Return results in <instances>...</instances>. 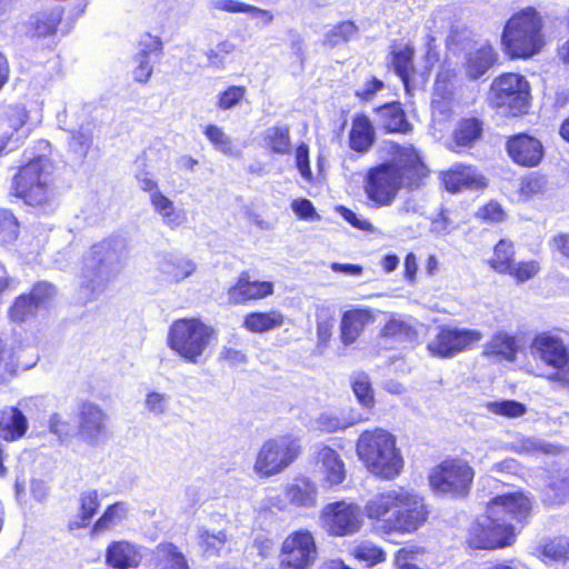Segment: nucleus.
I'll use <instances>...</instances> for the list:
<instances>
[{"label": "nucleus", "mask_w": 569, "mask_h": 569, "mask_svg": "<svg viewBox=\"0 0 569 569\" xmlns=\"http://www.w3.org/2000/svg\"><path fill=\"white\" fill-rule=\"evenodd\" d=\"M391 63L396 73L399 76L405 86H408L409 78L413 71V48L409 44L395 48L391 52Z\"/></svg>", "instance_id": "e433bc0d"}, {"label": "nucleus", "mask_w": 569, "mask_h": 569, "mask_svg": "<svg viewBox=\"0 0 569 569\" xmlns=\"http://www.w3.org/2000/svg\"><path fill=\"white\" fill-rule=\"evenodd\" d=\"M129 247L120 236L106 238L94 243L83 257L79 299L83 302L94 299L103 287L116 279L127 267Z\"/></svg>", "instance_id": "7ed1b4c3"}, {"label": "nucleus", "mask_w": 569, "mask_h": 569, "mask_svg": "<svg viewBox=\"0 0 569 569\" xmlns=\"http://www.w3.org/2000/svg\"><path fill=\"white\" fill-rule=\"evenodd\" d=\"M481 132L482 123L478 119H463L455 130V143L458 147H469L480 137Z\"/></svg>", "instance_id": "a19ab883"}, {"label": "nucleus", "mask_w": 569, "mask_h": 569, "mask_svg": "<svg viewBox=\"0 0 569 569\" xmlns=\"http://www.w3.org/2000/svg\"><path fill=\"white\" fill-rule=\"evenodd\" d=\"M368 471L385 479L397 477L403 468V458L396 437L377 428L362 432L356 448Z\"/></svg>", "instance_id": "0eeeda50"}, {"label": "nucleus", "mask_w": 569, "mask_h": 569, "mask_svg": "<svg viewBox=\"0 0 569 569\" xmlns=\"http://www.w3.org/2000/svg\"><path fill=\"white\" fill-rule=\"evenodd\" d=\"M229 540L226 530L212 532L206 528L199 530L198 545L204 557H219Z\"/></svg>", "instance_id": "f704fd0d"}, {"label": "nucleus", "mask_w": 569, "mask_h": 569, "mask_svg": "<svg viewBox=\"0 0 569 569\" xmlns=\"http://www.w3.org/2000/svg\"><path fill=\"white\" fill-rule=\"evenodd\" d=\"M246 89L239 86L229 87L226 91L219 94L218 107L221 110H229L239 104L243 99Z\"/></svg>", "instance_id": "052dcab7"}, {"label": "nucleus", "mask_w": 569, "mask_h": 569, "mask_svg": "<svg viewBox=\"0 0 569 569\" xmlns=\"http://www.w3.org/2000/svg\"><path fill=\"white\" fill-rule=\"evenodd\" d=\"M317 462L329 487L340 485L346 478L345 463L336 450L321 446L317 452Z\"/></svg>", "instance_id": "bb28decb"}, {"label": "nucleus", "mask_w": 569, "mask_h": 569, "mask_svg": "<svg viewBox=\"0 0 569 569\" xmlns=\"http://www.w3.org/2000/svg\"><path fill=\"white\" fill-rule=\"evenodd\" d=\"M108 416L93 402L82 403L79 412L80 438L90 446H99L107 439Z\"/></svg>", "instance_id": "f3484780"}, {"label": "nucleus", "mask_w": 569, "mask_h": 569, "mask_svg": "<svg viewBox=\"0 0 569 569\" xmlns=\"http://www.w3.org/2000/svg\"><path fill=\"white\" fill-rule=\"evenodd\" d=\"M473 469L459 459H447L429 473V483L435 493L466 497L470 493Z\"/></svg>", "instance_id": "9b49d317"}, {"label": "nucleus", "mask_w": 569, "mask_h": 569, "mask_svg": "<svg viewBox=\"0 0 569 569\" xmlns=\"http://www.w3.org/2000/svg\"><path fill=\"white\" fill-rule=\"evenodd\" d=\"M545 44L543 19L536 8H523L506 21L501 46L510 58L530 59L540 53Z\"/></svg>", "instance_id": "39448f33"}, {"label": "nucleus", "mask_w": 569, "mask_h": 569, "mask_svg": "<svg viewBox=\"0 0 569 569\" xmlns=\"http://www.w3.org/2000/svg\"><path fill=\"white\" fill-rule=\"evenodd\" d=\"M284 316L279 310L250 312L243 319V328L253 333H263L282 327Z\"/></svg>", "instance_id": "2f4dec72"}, {"label": "nucleus", "mask_w": 569, "mask_h": 569, "mask_svg": "<svg viewBox=\"0 0 569 569\" xmlns=\"http://www.w3.org/2000/svg\"><path fill=\"white\" fill-rule=\"evenodd\" d=\"M426 167L412 147H398L393 158L367 172L365 192L377 207L393 203L401 188H418Z\"/></svg>", "instance_id": "f03ea898"}, {"label": "nucleus", "mask_w": 569, "mask_h": 569, "mask_svg": "<svg viewBox=\"0 0 569 569\" xmlns=\"http://www.w3.org/2000/svg\"><path fill=\"white\" fill-rule=\"evenodd\" d=\"M40 402V398L30 397L20 400L19 407L3 408L0 411V438L6 441H14L22 438L28 430V420L23 410L29 411Z\"/></svg>", "instance_id": "a211bd4d"}, {"label": "nucleus", "mask_w": 569, "mask_h": 569, "mask_svg": "<svg viewBox=\"0 0 569 569\" xmlns=\"http://www.w3.org/2000/svg\"><path fill=\"white\" fill-rule=\"evenodd\" d=\"M338 212L341 214V217L347 221L349 222L352 227L359 229V230H363V231H368V232H373L375 228L366 219L359 217L356 212H353L352 210L346 208V207H338L337 208Z\"/></svg>", "instance_id": "0e129e2a"}, {"label": "nucleus", "mask_w": 569, "mask_h": 569, "mask_svg": "<svg viewBox=\"0 0 569 569\" xmlns=\"http://www.w3.org/2000/svg\"><path fill=\"white\" fill-rule=\"evenodd\" d=\"M272 293V282L250 281L248 274L242 273L237 283L228 290V301L232 305H242L250 300L263 299Z\"/></svg>", "instance_id": "412c9836"}, {"label": "nucleus", "mask_w": 569, "mask_h": 569, "mask_svg": "<svg viewBox=\"0 0 569 569\" xmlns=\"http://www.w3.org/2000/svg\"><path fill=\"white\" fill-rule=\"evenodd\" d=\"M486 353L499 355L511 361L517 353V343L515 337L505 332L495 335L486 346Z\"/></svg>", "instance_id": "37998d69"}, {"label": "nucleus", "mask_w": 569, "mask_h": 569, "mask_svg": "<svg viewBox=\"0 0 569 569\" xmlns=\"http://www.w3.org/2000/svg\"><path fill=\"white\" fill-rule=\"evenodd\" d=\"M296 167L301 177L307 181H312V171L309 161V148L306 143H300L296 149Z\"/></svg>", "instance_id": "680f3d73"}, {"label": "nucleus", "mask_w": 569, "mask_h": 569, "mask_svg": "<svg viewBox=\"0 0 569 569\" xmlns=\"http://www.w3.org/2000/svg\"><path fill=\"white\" fill-rule=\"evenodd\" d=\"M361 510L345 500L328 503L320 513L322 528L331 537H346L357 533L362 526Z\"/></svg>", "instance_id": "4468645a"}, {"label": "nucleus", "mask_w": 569, "mask_h": 569, "mask_svg": "<svg viewBox=\"0 0 569 569\" xmlns=\"http://www.w3.org/2000/svg\"><path fill=\"white\" fill-rule=\"evenodd\" d=\"M39 309L31 301L29 296L22 295L16 299L13 306L9 310V317L14 322H23L28 318L34 316Z\"/></svg>", "instance_id": "3c124183"}, {"label": "nucleus", "mask_w": 569, "mask_h": 569, "mask_svg": "<svg viewBox=\"0 0 569 569\" xmlns=\"http://www.w3.org/2000/svg\"><path fill=\"white\" fill-rule=\"evenodd\" d=\"M141 561V548L126 539L111 541L104 551V563L111 569H136Z\"/></svg>", "instance_id": "6ab92c4d"}, {"label": "nucleus", "mask_w": 569, "mask_h": 569, "mask_svg": "<svg viewBox=\"0 0 569 569\" xmlns=\"http://www.w3.org/2000/svg\"><path fill=\"white\" fill-rule=\"evenodd\" d=\"M531 509L530 500H489L483 519H476L468 529L466 549L495 551L511 547L518 536L512 522L525 523Z\"/></svg>", "instance_id": "f257e3e1"}, {"label": "nucleus", "mask_w": 569, "mask_h": 569, "mask_svg": "<svg viewBox=\"0 0 569 569\" xmlns=\"http://www.w3.org/2000/svg\"><path fill=\"white\" fill-rule=\"evenodd\" d=\"M287 495L289 498H312L317 495V488L308 478L300 477L289 485Z\"/></svg>", "instance_id": "13d9d810"}, {"label": "nucleus", "mask_w": 569, "mask_h": 569, "mask_svg": "<svg viewBox=\"0 0 569 569\" xmlns=\"http://www.w3.org/2000/svg\"><path fill=\"white\" fill-rule=\"evenodd\" d=\"M62 18L59 8L44 10L32 14L28 22V33L32 37H47L56 32Z\"/></svg>", "instance_id": "7c9ffc66"}, {"label": "nucleus", "mask_w": 569, "mask_h": 569, "mask_svg": "<svg viewBox=\"0 0 569 569\" xmlns=\"http://www.w3.org/2000/svg\"><path fill=\"white\" fill-rule=\"evenodd\" d=\"M532 350L542 362L557 370L549 379L569 388V347L559 337L543 332L533 339Z\"/></svg>", "instance_id": "ddd939ff"}, {"label": "nucleus", "mask_w": 569, "mask_h": 569, "mask_svg": "<svg viewBox=\"0 0 569 569\" xmlns=\"http://www.w3.org/2000/svg\"><path fill=\"white\" fill-rule=\"evenodd\" d=\"M540 271V264L536 260L513 263L507 274L511 276L517 282H526L532 279Z\"/></svg>", "instance_id": "864d4df0"}, {"label": "nucleus", "mask_w": 569, "mask_h": 569, "mask_svg": "<svg viewBox=\"0 0 569 569\" xmlns=\"http://www.w3.org/2000/svg\"><path fill=\"white\" fill-rule=\"evenodd\" d=\"M485 407L488 412L506 418H519L527 411L526 406L516 400L489 401Z\"/></svg>", "instance_id": "de8ad7c7"}, {"label": "nucleus", "mask_w": 569, "mask_h": 569, "mask_svg": "<svg viewBox=\"0 0 569 569\" xmlns=\"http://www.w3.org/2000/svg\"><path fill=\"white\" fill-rule=\"evenodd\" d=\"M204 136L219 152L227 156L233 154L232 139L220 127L214 124L208 126L204 130Z\"/></svg>", "instance_id": "09e8293b"}, {"label": "nucleus", "mask_w": 569, "mask_h": 569, "mask_svg": "<svg viewBox=\"0 0 569 569\" xmlns=\"http://www.w3.org/2000/svg\"><path fill=\"white\" fill-rule=\"evenodd\" d=\"M318 558V547L312 533L299 529L288 535L281 543L279 569H310Z\"/></svg>", "instance_id": "f8f14e48"}, {"label": "nucleus", "mask_w": 569, "mask_h": 569, "mask_svg": "<svg viewBox=\"0 0 569 569\" xmlns=\"http://www.w3.org/2000/svg\"><path fill=\"white\" fill-rule=\"evenodd\" d=\"M143 406L149 415L162 417L170 410V397L158 391H150L146 396Z\"/></svg>", "instance_id": "8fccbe9b"}, {"label": "nucleus", "mask_w": 569, "mask_h": 569, "mask_svg": "<svg viewBox=\"0 0 569 569\" xmlns=\"http://www.w3.org/2000/svg\"><path fill=\"white\" fill-rule=\"evenodd\" d=\"M162 49V43L157 37L147 34L140 41V51L137 54V66L133 69V78L138 82H147L150 78L153 64L158 60Z\"/></svg>", "instance_id": "b1692460"}, {"label": "nucleus", "mask_w": 569, "mask_h": 569, "mask_svg": "<svg viewBox=\"0 0 569 569\" xmlns=\"http://www.w3.org/2000/svg\"><path fill=\"white\" fill-rule=\"evenodd\" d=\"M150 203L153 211L161 218L162 223L170 229H177L187 221L184 210L178 209L173 201L162 192L152 197Z\"/></svg>", "instance_id": "c756f323"}, {"label": "nucleus", "mask_w": 569, "mask_h": 569, "mask_svg": "<svg viewBox=\"0 0 569 569\" xmlns=\"http://www.w3.org/2000/svg\"><path fill=\"white\" fill-rule=\"evenodd\" d=\"M483 335L479 330L446 326L427 346L429 352L439 358H452L472 349Z\"/></svg>", "instance_id": "2eb2a0df"}, {"label": "nucleus", "mask_w": 569, "mask_h": 569, "mask_svg": "<svg viewBox=\"0 0 569 569\" xmlns=\"http://www.w3.org/2000/svg\"><path fill=\"white\" fill-rule=\"evenodd\" d=\"M375 142V130L366 116H358L352 121L349 132V146L359 153H367Z\"/></svg>", "instance_id": "c85d7f7f"}, {"label": "nucleus", "mask_w": 569, "mask_h": 569, "mask_svg": "<svg viewBox=\"0 0 569 569\" xmlns=\"http://www.w3.org/2000/svg\"><path fill=\"white\" fill-rule=\"evenodd\" d=\"M27 119L23 106H7L0 111V156L13 150L28 136Z\"/></svg>", "instance_id": "dca6fc26"}, {"label": "nucleus", "mask_w": 569, "mask_h": 569, "mask_svg": "<svg viewBox=\"0 0 569 569\" xmlns=\"http://www.w3.org/2000/svg\"><path fill=\"white\" fill-rule=\"evenodd\" d=\"M455 224L450 220L448 216V211L442 210L435 219L431 221V231L446 236L450 233L452 230H455Z\"/></svg>", "instance_id": "338daca9"}, {"label": "nucleus", "mask_w": 569, "mask_h": 569, "mask_svg": "<svg viewBox=\"0 0 569 569\" xmlns=\"http://www.w3.org/2000/svg\"><path fill=\"white\" fill-rule=\"evenodd\" d=\"M351 389L358 402L365 408H371L375 405V393L369 376L363 372H355L350 376Z\"/></svg>", "instance_id": "ea45409f"}, {"label": "nucleus", "mask_w": 569, "mask_h": 569, "mask_svg": "<svg viewBox=\"0 0 569 569\" xmlns=\"http://www.w3.org/2000/svg\"><path fill=\"white\" fill-rule=\"evenodd\" d=\"M457 72L449 66H441L433 83V96L453 99L456 90Z\"/></svg>", "instance_id": "c03bdc74"}, {"label": "nucleus", "mask_w": 569, "mask_h": 569, "mask_svg": "<svg viewBox=\"0 0 569 569\" xmlns=\"http://www.w3.org/2000/svg\"><path fill=\"white\" fill-rule=\"evenodd\" d=\"M49 430L56 435L60 441H66L71 436V426L59 413H53L49 418Z\"/></svg>", "instance_id": "e2e57ef3"}, {"label": "nucleus", "mask_w": 569, "mask_h": 569, "mask_svg": "<svg viewBox=\"0 0 569 569\" xmlns=\"http://www.w3.org/2000/svg\"><path fill=\"white\" fill-rule=\"evenodd\" d=\"M13 194L27 206L50 213L58 207L53 162L41 154L31 158L12 179Z\"/></svg>", "instance_id": "20e7f679"}, {"label": "nucleus", "mask_w": 569, "mask_h": 569, "mask_svg": "<svg viewBox=\"0 0 569 569\" xmlns=\"http://www.w3.org/2000/svg\"><path fill=\"white\" fill-rule=\"evenodd\" d=\"M375 321V316L370 309L355 308L342 313L340 322V339L345 346H350L357 341L366 326Z\"/></svg>", "instance_id": "5701e85b"}, {"label": "nucleus", "mask_w": 569, "mask_h": 569, "mask_svg": "<svg viewBox=\"0 0 569 569\" xmlns=\"http://www.w3.org/2000/svg\"><path fill=\"white\" fill-rule=\"evenodd\" d=\"M301 446L297 438L280 436L262 443L252 467L259 479H267L283 472L299 457Z\"/></svg>", "instance_id": "9d476101"}, {"label": "nucleus", "mask_w": 569, "mask_h": 569, "mask_svg": "<svg viewBox=\"0 0 569 569\" xmlns=\"http://www.w3.org/2000/svg\"><path fill=\"white\" fill-rule=\"evenodd\" d=\"M352 425V421L333 413H321L316 420L317 429L327 433L345 430Z\"/></svg>", "instance_id": "603ef678"}, {"label": "nucleus", "mask_w": 569, "mask_h": 569, "mask_svg": "<svg viewBox=\"0 0 569 569\" xmlns=\"http://www.w3.org/2000/svg\"><path fill=\"white\" fill-rule=\"evenodd\" d=\"M234 49V44L228 40L219 42L214 48L206 52L208 64L217 69L223 68L226 57L233 52Z\"/></svg>", "instance_id": "5fc2aeb1"}, {"label": "nucleus", "mask_w": 569, "mask_h": 569, "mask_svg": "<svg viewBox=\"0 0 569 569\" xmlns=\"http://www.w3.org/2000/svg\"><path fill=\"white\" fill-rule=\"evenodd\" d=\"M416 336L415 329L405 320L391 317L380 332L381 343H401L409 341ZM393 348V346H390Z\"/></svg>", "instance_id": "72a5a7b5"}, {"label": "nucleus", "mask_w": 569, "mask_h": 569, "mask_svg": "<svg viewBox=\"0 0 569 569\" xmlns=\"http://www.w3.org/2000/svg\"><path fill=\"white\" fill-rule=\"evenodd\" d=\"M365 511L386 535L412 533L429 518V509L423 500H369Z\"/></svg>", "instance_id": "423d86ee"}, {"label": "nucleus", "mask_w": 569, "mask_h": 569, "mask_svg": "<svg viewBox=\"0 0 569 569\" xmlns=\"http://www.w3.org/2000/svg\"><path fill=\"white\" fill-rule=\"evenodd\" d=\"M262 144L276 154H289L291 152L290 130L287 124L269 127L262 134Z\"/></svg>", "instance_id": "473e14b6"}, {"label": "nucleus", "mask_w": 569, "mask_h": 569, "mask_svg": "<svg viewBox=\"0 0 569 569\" xmlns=\"http://www.w3.org/2000/svg\"><path fill=\"white\" fill-rule=\"evenodd\" d=\"M214 330L196 318L176 320L169 328L168 346L184 361L201 362Z\"/></svg>", "instance_id": "6e6552de"}, {"label": "nucleus", "mask_w": 569, "mask_h": 569, "mask_svg": "<svg viewBox=\"0 0 569 569\" xmlns=\"http://www.w3.org/2000/svg\"><path fill=\"white\" fill-rule=\"evenodd\" d=\"M350 556L357 561L365 562L369 568L382 563L387 559L386 551L381 547L368 540H362L357 543L350 550Z\"/></svg>", "instance_id": "c9c22d12"}, {"label": "nucleus", "mask_w": 569, "mask_h": 569, "mask_svg": "<svg viewBox=\"0 0 569 569\" xmlns=\"http://www.w3.org/2000/svg\"><path fill=\"white\" fill-rule=\"evenodd\" d=\"M488 100L495 109L505 116L522 114L529 107V82L519 73H503L492 81Z\"/></svg>", "instance_id": "1a4fd4ad"}, {"label": "nucleus", "mask_w": 569, "mask_h": 569, "mask_svg": "<svg viewBox=\"0 0 569 569\" xmlns=\"http://www.w3.org/2000/svg\"><path fill=\"white\" fill-rule=\"evenodd\" d=\"M452 100L453 99L440 98L432 94L431 108L433 118L438 120L449 119L452 112Z\"/></svg>", "instance_id": "69168bd1"}, {"label": "nucleus", "mask_w": 569, "mask_h": 569, "mask_svg": "<svg viewBox=\"0 0 569 569\" xmlns=\"http://www.w3.org/2000/svg\"><path fill=\"white\" fill-rule=\"evenodd\" d=\"M476 170L471 167L457 164L442 176L445 187L450 192H459L468 188H478L483 186Z\"/></svg>", "instance_id": "cd10ccee"}, {"label": "nucleus", "mask_w": 569, "mask_h": 569, "mask_svg": "<svg viewBox=\"0 0 569 569\" xmlns=\"http://www.w3.org/2000/svg\"><path fill=\"white\" fill-rule=\"evenodd\" d=\"M28 296L38 309L46 308L56 296V288L51 283L39 282Z\"/></svg>", "instance_id": "4d7b16f0"}, {"label": "nucleus", "mask_w": 569, "mask_h": 569, "mask_svg": "<svg viewBox=\"0 0 569 569\" xmlns=\"http://www.w3.org/2000/svg\"><path fill=\"white\" fill-rule=\"evenodd\" d=\"M357 33L358 28L352 21H343L326 33L323 43L329 47H337L350 41Z\"/></svg>", "instance_id": "49530a36"}, {"label": "nucleus", "mask_w": 569, "mask_h": 569, "mask_svg": "<svg viewBox=\"0 0 569 569\" xmlns=\"http://www.w3.org/2000/svg\"><path fill=\"white\" fill-rule=\"evenodd\" d=\"M375 121L389 133H407L412 128L400 102L386 103L375 109Z\"/></svg>", "instance_id": "393cba45"}, {"label": "nucleus", "mask_w": 569, "mask_h": 569, "mask_svg": "<svg viewBox=\"0 0 569 569\" xmlns=\"http://www.w3.org/2000/svg\"><path fill=\"white\" fill-rule=\"evenodd\" d=\"M91 142V130L89 128H80V130L72 132L69 146L74 153L83 157L87 154Z\"/></svg>", "instance_id": "bf43d9fd"}, {"label": "nucleus", "mask_w": 569, "mask_h": 569, "mask_svg": "<svg viewBox=\"0 0 569 569\" xmlns=\"http://www.w3.org/2000/svg\"><path fill=\"white\" fill-rule=\"evenodd\" d=\"M160 561L163 562L161 569H190L188 560L179 548L169 541L160 542L157 548Z\"/></svg>", "instance_id": "58836bf2"}, {"label": "nucleus", "mask_w": 569, "mask_h": 569, "mask_svg": "<svg viewBox=\"0 0 569 569\" xmlns=\"http://www.w3.org/2000/svg\"><path fill=\"white\" fill-rule=\"evenodd\" d=\"M19 224L10 211L0 212V241L9 243L18 237Z\"/></svg>", "instance_id": "6e6d98bb"}, {"label": "nucleus", "mask_w": 569, "mask_h": 569, "mask_svg": "<svg viewBox=\"0 0 569 569\" xmlns=\"http://www.w3.org/2000/svg\"><path fill=\"white\" fill-rule=\"evenodd\" d=\"M488 262L495 271L499 273H507L508 270H510L511 264L515 263V250L512 242L500 240L496 244L493 256Z\"/></svg>", "instance_id": "79ce46f5"}, {"label": "nucleus", "mask_w": 569, "mask_h": 569, "mask_svg": "<svg viewBox=\"0 0 569 569\" xmlns=\"http://www.w3.org/2000/svg\"><path fill=\"white\" fill-rule=\"evenodd\" d=\"M537 552L542 560L568 561L569 540L565 537L548 539L537 547Z\"/></svg>", "instance_id": "4c0bfd02"}, {"label": "nucleus", "mask_w": 569, "mask_h": 569, "mask_svg": "<svg viewBox=\"0 0 569 569\" xmlns=\"http://www.w3.org/2000/svg\"><path fill=\"white\" fill-rule=\"evenodd\" d=\"M292 211L301 219L312 220L319 219V216L316 213L315 207L308 199H298L295 200L291 204Z\"/></svg>", "instance_id": "774afa93"}, {"label": "nucleus", "mask_w": 569, "mask_h": 569, "mask_svg": "<svg viewBox=\"0 0 569 569\" xmlns=\"http://www.w3.org/2000/svg\"><path fill=\"white\" fill-rule=\"evenodd\" d=\"M498 61V53L488 42L469 50L466 53L463 70L471 80H477L486 74Z\"/></svg>", "instance_id": "4be33fe9"}, {"label": "nucleus", "mask_w": 569, "mask_h": 569, "mask_svg": "<svg viewBox=\"0 0 569 569\" xmlns=\"http://www.w3.org/2000/svg\"><path fill=\"white\" fill-rule=\"evenodd\" d=\"M127 517V508L122 502L116 501L110 505L102 516L94 522L92 527L93 533H100L107 531L118 523H120Z\"/></svg>", "instance_id": "a18cd8bd"}, {"label": "nucleus", "mask_w": 569, "mask_h": 569, "mask_svg": "<svg viewBox=\"0 0 569 569\" xmlns=\"http://www.w3.org/2000/svg\"><path fill=\"white\" fill-rule=\"evenodd\" d=\"M507 150L515 162L525 167L537 166L542 158L541 142L525 133L510 138Z\"/></svg>", "instance_id": "aec40b11"}, {"label": "nucleus", "mask_w": 569, "mask_h": 569, "mask_svg": "<svg viewBox=\"0 0 569 569\" xmlns=\"http://www.w3.org/2000/svg\"><path fill=\"white\" fill-rule=\"evenodd\" d=\"M196 263L180 254H167L158 262V271L163 281L178 283L196 271Z\"/></svg>", "instance_id": "a878e982"}]
</instances>
